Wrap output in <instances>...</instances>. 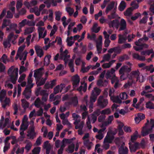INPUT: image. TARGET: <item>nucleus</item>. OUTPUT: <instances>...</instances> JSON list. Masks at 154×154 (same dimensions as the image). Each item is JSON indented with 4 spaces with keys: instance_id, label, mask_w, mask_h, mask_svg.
Returning a JSON list of instances; mask_svg holds the SVG:
<instances>
[{
    "instance_id": "f257e3e1",
    "label": "nucleus",
    "mask_w": 154,
    "mask_h": 154,
    "mask_svg": "<svg viewBox=\"0 0 154 154\" xmlns=\"http://www.w3.org/2000/svg\"><path fill=\"white\" fill-rule=\"evenodd\" d=\"M18 69L16 68L14 69L13 66L10 68L8 72V73L10 77V81L14 84L16 83L18 76Z\"/></svg>"
},
{
    "instance_id": "f03ea898",
    "label": "nucleus",
    "mask_w": 154,
    "mask_h": 154,
    "mask_svg": "<svg viewBox=\"0 0 154 154\" xmlns=\"http://www.w3.org/2000/svg\"><path fill=\"white\" fill-rule=\"evenodd\" d=\"M108 100L104 99L103 96H100L98 99V106L101 108H103L106 107L108 104Z\"/></svg>"
},
{
    "instance_id": "7ed1b4c3",
    "label": "nucleus",
    "mask_w": 154,
    "mask_h": 154,
    "mask_svg": "<svg viewBox=\"0 0 154 154\" xmlns=\"http://www.w3.org/2000/svg\"><path fill=\"white\" fill-rule=\"evenodd\" d=\"M130 150L131 152H134L140 148L139 144L138 142H135L133 144L131 142L128 143Z\"/></svg>"
},
{
    "instance_id": "20e7f679",
    "label": "nucleus",
    "mask_w": 154,
    "mask_h": 154,
    "mask_svg": "<svg viewBox=\"0 0 154 154\" xmlns=\"http://www.w3.org/2000/svg\"><path fill=\"white\" fill-rule=\"evenodd\" d=\"M72 81L74 88L77 87L79 85L80 82V78L78 75L76 74L73 76L72 77Z\"/></svg>"
},
{
    "instance_id": "39448f33",
    "label": "nucleus",
    "mask_w": 154,
    "mask_h": 154,
    "mask_svg": "<svg viewBox=\"0 0 154 154\" xmlns=\"http://www.w3.org/2000/svg\"><path fill=\"white\" fill-rule=\"evenodd\" d=\"M43 69L44 68L42 67L34 71L33 76L36 79H40V76L42 75V71Z\"/></svg>"
},
{
    "instance_id": "423d86ee",
    "label": "nucleus",
    "mask_w": 154,
    "mask_h": 154,
    "mask_svg": "<svg viewBox=\"0 0 154 154\" xmlns=\"http://www.w3.org/2000/svg\"><path fill=\"white\" fill-rule=\"evenodd\" d=\"M65 85L63 84H61L60 85H57L54 89V94H57L59 92V91L61 92L64 88H65Z\"/></svg>"
},
{
    "instance_id": "0eeeda50",
    "label": "nucleus",
    "mask_w": 154,
    "mask_h": 154,
    "mask_svg": "<svg viewBox=\"0 0 154 154\" xmlns=\"http://www.w3.org/2000/svg\"><path fill=\"white\" fill-rule=\"evenodd\" d=\"M109 27L110 28L115 27L118 29L119 26V22L117 19H115L109 22Z\"/></svg>"
},
{
    "instance_id": "6e6552de",
    "label": "nucleus",
    "mask_w": 154,
    "mask_h": 154,
    "mask_svg": "<svg viewBox=\"0 0 154 154\" xmlns=\"http://www.w3.org/2000/svg\"><path fill=\"white\" fill-rule=\"evenodd\" d=\"M118 152L119 154H128V149L127 147L122 145L119 148Z\"/></svg>"
},
{
    "instance_id": "1a4fd4ad",
    "label": "nucleus",
    "mask_w": 154,
    "mask_h": 154,
    "mask_svg": "<svg viewBox=\"0 0 154 154\" xmlns=\"http://www.w3.org/2000/svg\"><path fill=\"white\" fill-rule=\"evenodd\" d=\"M120 26L119 30H124L126 29L127 24L125 20L123 18H122L119 23Z\"/></svg>"
},
{
    "instance_id": "9d476101",
    "label": "nucleus",
    "mask_w": 154,
    "mask_h": 154,
    "mask_svg": "<svg viewBox=\"0 0 154 154\" xmlns=\"http://www.w3.org/2000/svg\"><path fill=\"white\" fill-rule=\"evenodd\" d=\"M138 78H140L139 72L136 71H132L131 72V79L133 80V82H134V79H136V82L138 81Z\"/></svg>"
},
{
    "instance_id": "9b49d317",
    "label": "nucleus",
    "mask_w": 154,
    "mask_h": 154,
    "mask_svg": "<svg viewBox=\"0 0 154 154\" xmlns=\"http://www.w3.org/2000/svg\"><path fill=\"white\" fill-rule=\"evenodd\" d=\"M35 48L37 56L40 57H42L44 54L42 49H41L40 47L38 45L35 46Z\"/></svg>"
},
{
    "instance_id": "f8f14e48",
    "label": "nucleus",
    "mask_w": 154,
    "mask_h": 154,
    "mask_svg": "<svg viewBox=\"0 0 154 154\" xmlns=\"http://www.w3.org/2000/svg\"><path fill=\"white\" fill-rule=\"evenodd\" d=\"M108 18L110 20L112 19H120L121 17L119 16L116 12L112 11L110 14L108 15L107 16Z\"/></svg>"
},
{
    "instance_id": "ddd939ff",
    "label": "nucleus",
    "mask_w": 154,
    "mask_h": 154,
    "mask_svg": "<svg viewBox=\"0 0 154 154\" xmlns=\"http://www.w3.org/2000/svg\"><path fill=\"white\" fill-rule=\"evenodd\" d=\"M115 2L112 1L107 5L105 11V12L106 14H108L109 11H111L113 9L115 6Z\"/></svg>"
},
{
    "instance_id": "4468645a",
    "label": "nucleus",
    "mask_w": 154,
    "mask_h": 154,
    "mask_svg": "<svg viewBox=\"0 0 154 154\" xmlns=\"http://www.w3.org/2000/svg\"><path fill=\"white\" fill-rule=\"evenodd\" d=\"M152 131V128L146 129L145 127H143V129L141 131V134L144 137L147 135L149 133Z\"/></svg>"
},
{
    "instance_id": "2eb2a0df",
    "label": "nucleus",
    "mask_w": 154,
    "mask_h": 154,
    "mask_svg": "<svg viewBox=\"0 0 154 154\" xmlns=\"http://www.w3.org/2000/svg\"><path fill=\"white\" fill-rule=\"evenodd\" d=\"M70 57L69 55H68L67 54L63 55V54H60L59 57L60 60H63L64 61L65 63L66 64L68 61V58H69Z\"/></svg>"
},
{
    "instance_id": "dca6fc26",
    "label": "nucleus",
    "mask_w": 154,
    "mask_h": 154,
    "mask_svg": "<svg viewBox=\"0 0 154 154\" xmlns=\"http://www.w3.org/2000/svg\"><path fill=\"white\" fill-rule=\"evenodd\" d=\"M126 6V3L124 1H122L118 7V9L120 11H123Z\"/></svg>"
},
{
    "instance_id": "f3484780",
    "label": "nucleus",
    "mask_w": 154,
    "mask_h": 154,
    "mask_svg": "<svg viewBox=\"0 0 154 154\" xmlns=\"http://www.w3.org/2000/svg\"><path fill=\"white\" fill-rule=\"evenodd\" d=\"M46 80V78H42L40 80L38 79H37L36 83L37 86H40L44 85Z\"/></svg>"
},
{
    "instance_id": "a211bd4d",
    "label": "nucleus",
    "mask_w": 154,
    "mask_h": 154,
    "mask_svg": "<svg viewBox=\"0 0 154 154\" xmlns=\"http://www.w3.org/2000/svg\"><path fill=\"white\" fill-rule=\"evenodd\" d=\"M83 143L84 146L87 148L88 149L90 150L91 149L92 143L90 142L89 139L84 140Z\"/></svg>"
},
{
    "instance_id": "6ab92c4d",
    "label": "nucleus",
    "mask_w": 154,
    "mask_h": 154,
    "mask_svg": "<svg viewBox=\"0 0 154 154\" xmlns=\"http://www.w3.org/2000/svg\"><path fill=\"white\" fill-rule=\"evenodd\" d=\"M51 58V55H46L44 58V65L47 66L50 63V59Z\"/></svg>"
},
{
    "instance_id": "aec40b11",
    "label": "nucleus",
    "mask_w": 154,
    "mask_h": 154,
    "mask_svg": "<svg viewBox=\"0 0 154 154\" xmlns=\"http://www.w3.org/2000/svg\"><path fill=\"white\" fill-rule=\"evenodd\" d=\"M110 99L114 103H122V101L119 99L118 96H113V97H111Z\"/></svg>"
},
{
    "instance_id": "412c9836",
    "label": "nucleus",
    "mask_w": 154,
    "mask_h": 154,
    "mask_svg": "<svg viewBox=\"0 0 154 154\" xmlns=\"http://www.w3.org/2000/svg\"><path fill=\"white\" fill-rule=\"evenodd\" d=\"M119 40L118 43L119 44H122L127 40V38L124 36L122 35H119Z\"/></svg>"
},
{
    "instance_id": "4be33fe9",
    "label": "nucleus",
    "mask_w": 154,
    "mask_h": 154,
    "mask_svg": "<svg viewBox=\"0 0 154 154\" xmlns=\"http://www.w3.org/2000/svg\"><path fill=\"white\" fill-rule=\"evenodd\" d=\"M87 89V84L86 83H85L83 87L82 85H80L79 87L77 88V90L80 93H81L82 90V91L85 92L86 91Z\"/></svg>"
},
{
    "instance_id": "5701e85b",
    "label": "nucleus",
    "mask_w": 154,
    "mask_h": 154,
    "mask_svg": "<svg viewBox=\"0 0 154 154\" xmlns=\"http://www.w3.org/2000/svg\"><path fill=\"white\" fill-rule=\"evenodd\" d=\"M10 23L11 21L9 20L4 19L3 21L2 26V28L3 29L7 26H9Z\"/></svg>"
},
{
    "instance_id": "b1692460",
    "label": "nucleus",
    "mask_w": 154,
    "mask_h": 154,
    "mask_svg": "<svg viewBox=\"0 0 154 154\" xmlns=\"http://www.w3.org/2000/svg\"><path fill=\"white\" fill-rule=\"evenodd\" d=\"M28 137H29L30 139H33L35 136V133L33 128L30 130V132L27 134Z\"/></svg>"
},
{
    "instance_id": "393cba45",
    "label": "nucleus",
    "mask_w": 154,
    "mask_h": 154,
    "mask_svg": "<svg viewBox=\"0 0 154 154\" xmlns=\"http://www.w3.org/2000/svg\"><path fill=\"white\" fill-rule=\"evenodd\" d=\"M35 29L34 27H30L26 29L25 30L24 33L25 35L28 34L32 33Z\"/></svg>"
},
{
    "instance_id": "a878e982",
    "label": "nucleus",
    "mask_w": 154,
    "mask_h": 154,
    "mask_svg": "<svg viewBox=\"0 0 154 154\" xmlns=\"http://www.w3.org/2000/svg\"><path fill=\"white\" fill-rule=\"evenodd\" d=\"M129 57L128 55L127 54H124L120 56L118 59L119 61L120 62H123L124 60H128Z\"/></svg>"
},
{
    "instance_id": "bb28decb",
    "label": "nucleus",
    "mask_w": 154,
    "mask_h": 154,
    "mask_svg": "<svg viewBox=\"0 0 154 154\" xmlns=\"http://www.w3.org/2000/svg\"><path fill=\"white\" fill-rule=\"evenodd\" d=\"M112 139L111 136L108 134L107 133L106 136L104 140V143H109L112 142Z\"/></svg>"
},
{
    "instance_id": "cd10ccee",
    "label": "nucleus",
    "mask_w": 154,
    "mask_h": 154,
    "mask_svg": "<svg viewBox=\"0 0 154 154\" xmlns=\"http://www.w3.org/2000/svg\"><path fill=\"white\" fill-rule=\"evenodd\" d=\"M96 47L98 54L100 53L102 50V41H100L97 42Z\"/></svg>"
},
{
    "instance_id": "c85d7f7f",
    "label": "nucleus",
    "mask_w": 154,
    "mask_h": 154,
    "mask_svg": "<svg viewBox=\"0 0 154 154\" xmlns=\"http://www.w3.org/2000/svg\"><path fill=\"white\" fill-rule=\"evenodd\" d=\"M6 94V91L5 90L3 89L0 92V100L1 102L3 101Z\"/></svg>"
},
{
    "instance_id": "c756f323",
    "label": "nucleus",
    "mask_w": 154,
    "mask_h": 154,
    "mask_svg": "<svg viewBox=\"0 0 154 154\" xmlns=\"http://www.w3.org/2000/svg\"><path fill=\"white\" fill-rule=\"evenodd\" d=\"M21 101L22 107L24 109H26L28 107L29 103L25 99H23L21 100Z\"/></svg>"
},
{
    "instance_id": "7c9ffc66",
    "label": "nucleus",
    "mask_w": 154,
    "mask_h": 154,
    "mask_svg": "<svg viewBox=\"0 0 154 154\" xmlns=\"http://www.w3.org/2000/svg\"><path fill=\"white\" fill-rule=\"evenodd\" d=\"M70 101L72 103V104H73V106H77L78 104V100L77 97H71Z\"/></svg>"
},
{
    "instance_id": "2f4dec72",
    "label": "nucleus",
    "mask_w": 154,
    "mask_h": 154,
    "mask_svg": "<svg viewBox=\"0 0 154 154\" xmlns=\"http://www.w3.org/2000/svg\"><path fill=\"white\" fill-rule=\"evenodd\" d=\"M42 104V102L39 98H37L34 102V105L35 106L38 108L40 107L41 104Z\"/></svg>"
},
{
    "instance_id": "473e14b6",
    "label": "nucleus",
    "mask_w": 154,
    "mask_h": 154,
    "mask_svg": "<svg viewBox=\"0 0 154 154\" xmlns=\"http://www.w3.org/2000/svg\"><path fill=\"white\" fill-rule=\"evenodd\" d=\"M148 45L146 44H141V45L137 47L136 46H134L133 47L134 49L136 51H139L143 49V47H148Z\"/></svg>"
},
{
    "instance_id": "72a5a7b5",
    "label": "nucleus",
    "mask_w": 154,
    "mask_h": 154,
    "mask_svg": "<svg viewBox=\"0 0 154 154\" xmlns=\"http://www.w3.org/2000/svg\"><path fill=\"white\" fill-rule=\"evenodd\" d=\"M133 11L131 8H129L124 12V15L125 16H130L131 15V12Z\"/></svg>"
},
{
    "instance_id": "f704fd0d",
    "label": "nucleus",
    "mask_w": 154,
    "mask_h": 154,
    "mask_svg": "<svg viewBox=\"0 0 154 154\" xmlns=\"http://www.w3.org/2000/svg\"><path fill=\"white\" fill-rule=\"evenodd\" d=\"M55 19L56 20L59 21L60 20V17L62 14V13L60 11H57L55 12Z\"/></svg>"
},
{
    "instance_id": "c9c22d12",
    "label": "nucleus",
    "mask_w": 154,
    "mask_h": 154,
    "mask_svg": "<svg viewBox=\"0 0 154 154\" xmlns=\"http://www.w3.org/2000/svg\"><path fill=\"white\" fill-rule=\"evenodd\" d=\"M97 23H95L94 24L92 28V30L93 32L97 33L99 32L100 29V27L97 28L96 30H95V29H96V28H97Z\"/></svg>"
},
{
    "instance_id": "e433bc0d",
    "label": "nucleus",
    "mask_w": 154,
    "mask_h": 154,
    "mask_svg": "<svg viewBox=\"0 0 154 154\" xmlns=\"http://www.w3.org/2000/svg\"><path fill=\"white\" fill-rule=\"evenodd\" d=\"M125 69L124 67L123 66L120 69L119 71V74L121 75L120 76V78L121 79H122L123 80H124L125 79L124 78H122L123 76L124 75V72H125Z\"/></svg>"
},
{
    "instance_id": "4c0bfd02",
    "label": "nucleus",
    "mask_w": 154,
    "mask_h": 154,
    "mask_svg": "<svg viewBox=\"0 0 154 154\" xmlns=\"http://www.w3.org/2000/svg\"><path fill=\"white\" fill-rule=\"evenodd\" d=\"M11 41L8 40H4L3 42V45L5 48H7V47L10 48L11 46L10 43Z\"/></svg>"
},
{
    "instance_id": "58836bf2",
    "label": "nucleus",
    "mask_w": 154,
    "mask_h": 154,
    "mask_svg": "<svg viewBox=\"0 0 154 154\" xmlns=\"http://www.w3.org/2000/svg\"><path fill=\"white\" fill-rule=\"evenodd\" d=\"M40 150L41 148L40 147H36L33 149L32 152L33 154H39Z\"/></svg>"
},
{
    "instance_id": "ea45409f",
    "label": "nucleus",
    "mask_w": 154,
    "mask_h": 154,
    "mask_svg": "<svg viewBox=\"0 0 154 154\" xmlns=\"http://www.w3.org/2000/svg\"><path fill=\"white\" fill-rule=\"evenodd\" d=\"M97 97V96L95 95L94 92H92L90 97V101L92 102H94L96 100Z\"/></svg>"
},
{
    "instance_id": "a19ab883",
    "label": "nucleus",
    "mask_w": 154,
    "mask_h": 154,
    "mask_svg": "<svg viewBox=\"0 0 154 154\" xmlns=\"http://www.w3.org/2000/svg\"><path fill=\"white\" fill-rule=\"evenodd\" d=\"M45 28L44 27H38V36L39 38H41L42 37L43 32L44 31Z\"/></svg>"
},
{
    "instance_id": "79ce46f5",
    "label": "nucleus",
    "mask_w": 154,
    "mask_h": 154,
    "mask_svg": "<svg viewBox=\"0 0 154 154\" xmlns=\"http://www.w3.org/2000/svg\"><path fill=\"white\" fill-rule=\"evenodd\" d=\"M28 127V125L26 124H25L23 121L20 126V131H22V130L25 131L27 128Z\"/></svg>"
},
{
    "instance_id": "37998d69",
    "label": "nucleus",
    "mask_w": 154,
    "mask_h": 154,
    "mask_svg": "<svg viewBox=\"0 0 154 154\" xmlns=\"http://www.w3.org/2000/svg\"><path fill=\"white\" fill-rule=\"evenodd\" d=\"M66 10L70 16H71L74 12L73 9L70 7H67L66 8Z\"/></svg>"
},
{
    "instance_id": "c03bdc74",
    "label": "nucleus",
    "mask_w": 154,
    "mask_h": 154,
    "mask_svg": "<svg viewBox=\"0 0 154 154\" xmlns=\"http://www.w3.org/2000/svg\"><path fill=\"white\" fill-rule=\"evenodd\" d=\"M111 112L109 108H107L104 110H102L101 112V114H109L111 113Z\"/></svg>"
},
{
    "instance_id": "a18cd8bd",
    "label": "nucleus",
    "mask_w": 154,
    "mask_h": 154,
    "mask_svg": "<svg viewBox=\"0 0 154 154\" xmlns=\"http://www.w3.org/2000/svg\"><path fill=\"white\" fill-rule=\"evenodd\" d=\"M146 108L150 109H154V105H152V103L150 101H149L146 104Z\"/></svg>"
},
{
    "instance_id": "49530a36",
    "label": "nucleus",
    "mask_w": 154,
    "mask_h": 154,
    "mask_svg": "<svg viewBox=\"0 0 154 154\" xmlns=\"http://www.w3.org/2000/svg\"><path fill=\"white\" fill-rule=\"evenodd\" d=\"M75 147V145L74 144H72L69 145L68 146L69 152L70 153L73 152L74 151Z\"/></svg>"
},
{
    "instance_id": "de8ad7c7",
    "label": "nucleus",
    "mask_w": 154,
    "mask_h": 154,
    "mask_svg": "<svg viewBox=\"0 0 154 154\" xmlns=\"http://www.w3.org/2000/svg\"><path fill=\"white\" fill-rule=\"evenodd\" d=\"M154 68L153 65L151 64L149 66H146L143 67V69H146V71H150L151 73V71Z\"/></svg>"
},
{
    "instance_id": "09e8293b",
    "label": "nucleus",
    "mask_w": 154,
    "mask_h": 154,
    "mask_svg": "<svg viewBox=\"0 0 154 154\" xmlns=\"http://www.w3.org/2000/svg\"><path fill=\"white\" fill-rule=\"evenodd\" d=\"M7 60V56L5 54H3L0 59V61H2L5 64H6Z\"/></svg>"
},
{
    "instance_id": "8fccbe9b",
    "label": "nucleus",
    "mask_w": 154,
    "mask_h": 154,
    "mask_svg": "<svg viewBox=\"0 0 154 154\" xmlns=\"http://www.w3.org/2000/svg\"><path fill=\"white\" fill-rule=\"evenodd\" d=\"M122 48L119 46L114 47V52L117 54H120L122 52Z\"/></svg>"
},
{
    "instance_id": "3c124183",
    "label": "nucleus",
    "mask_w": 154,
    "mask_h": 154,
    "mask_svg": "<svg viewBox=\"0 0 154 154\" xmlns=\"http://www.w3.org/2000/svg\"><path fill=\"white\" fill-rule=\"evenodd\" d=\"M141 95L142 96L145 95L146 97L149 98H150L152 97V95L150 94H147V92L143 91L141 93Z\"/></svg>"
},
{
    "instance_id": "603ef678",
    "label": "nucleus",
    "mask_w": 154,
    "mask_h": 154,
    "mask_svg": "<svg viewBox=\"0 0 154 154\" xmlns=\"http://www.w3.org/2000/svg\"><path fill=\"white\" fill-rule=\"evenodd\" d=\"M135 133V134H134L131 137V141L132 143H134V141L136 140L138 137V136L137 135V134H138L137 132V131H136Z\"/></svg>"
},
{
    "instance_id": "864d4df0",
    "label": "nucleus",
    "mask_w": 154,
    "mask_h": 154,
    "mask_svg": "<svg viewBox=\"0 0 154 154\" xmlns=\"http://www.w3.org/2000/svg\"><path fill=\"white\" fill-rule=\"evenodd\" d=\"M92 92H94L95 95L98 96L101 92V90L99 88L96 87L94 88V90Z\"/></svg>"
},
{
    "instance_id": "5fc2aeb1",
    "label": "nucleus",
    "mask_w": 154,
    "mask_h": 154,
    "mask_svg": "<svg viewBox=\"0 0 154 154\" xmlns=\"http://www.w3.org/2000/svg\"><path fill=\"white\" fill-rule=\"evenodd\" d=\"M121 98L122 100H125L128 98V95L125 92H122L120 95Z\"/></svg>"
},
{
    "instance_id": "6e6d98bb",
    "label": "nucleus",
    "mask_w": 154,
    "mask_h": 154,
    "mask_svg": "<svg viewBox=\"0 0 154 154\" xmlns=\"http://www.w3.org/2000/svg\"><path fill=\"white\" fill-rule=\"evenodd\" d=\"M27 20L24 19L21 22L19 23V26L20 27H22L26 25H27Z\"/></svg>"
},
{
    "instance_id": "4d7b16f0",
    "label": "nucleus",
    "mask_w": 154,
    "mask_h": 154,
    "mask_svg": "<svg viewBox=\"0 0 154 154\" xmlns=\"http://www.w3.org/2000/svg\"><path fill=\"white\" fill-rule=\"evenodd\" d=\"M32 146V144L31 142L27 143L26 145L24 148L27 150V152H28L31 149Z\"/></svg>"
},
{
    "instance_id": "13d9d810",
    "label": "nucleus",
    "mask_w": 154,
    "mask_h": 154,
    "mask_svg": "<svg viewBox=\"0 0 154 154\" xmlns=\"http://www.w3.org/2000/svg\"><path fill=\"white\" fill-rule=\"evenodd\" d=\"M43 147L44 149L51 147L50 144L49 143V141H46L44 143Z\"/></svg>"
},
{
    "instance_id": "bf43d9fd",
    "label": "nucleus",
    "mask_w": 154,
    "mask_h": 154,
    "mask_svg": "<svg viewBox=\"0 0 154 154\" xmlns=\"http://www.w3.org/2000/svg\"><path fill=\"white\" fill-rule=\"evenodd\" d=\"M49 20L50 21H52L53 20V12L52 10L51 9H50L49 10Z\"/></svg>"
},
{
    "instance_id": "052dcab7",
    "label": "nucleus",
    "mask_w": 154,
    "mask_h": 154,
    "mask_svg": "<svg viewBox=\"0 0 154 154\" xmlns=\"http://www.w3.org/2000/svg\"><path fill=\"white\" fill-rule=\"evenodd\" d=\"M5 67L4 65L0 62V72H3L5 71Z\"/></svg>"
},
{
    "instance_id": "680f3d73",
    "label": "nucleus",
    "mask_w": 154,
    "mask_h": 154,
    "mask_svg": "<svg viewBox=\"0 0 154 154\" xmlns=\"http://www.w3.org/2000/svg\"><path fill=\"white\" fill-rule=\"evenodd\" d=\"M27 68L23 66H21L20 67L19 70V74H21L24 72L26 71L27 70Z\"/></svg>"
},
{
    "instance_id": "e2e57ef3",
    "label": "nucleus",
    "mask_w": 154,
    "mask_h": 154,
    "mask_svg": "<svg viewBox=\"0 0 154 154\" xmlns=\"http://www.w3.org/2000/svg\"><path fill=\"white\" fill-rule=\"evenodd\" d=\"M87 21V19L85 16H82L81 18L80 21L83 24H85Z\"/></svg>"
},
{
    "instance_id": "0e129e2a",
    "label": "nucleus",
    "mask_w": 154,
    "mask_h": 154,
    "mask_svg": "<svg viewBox=\"0 0 154 154\" xmlns=\"http://www.w3.org/2000/svg\"><path fill=\"white\" fill-rule=\"evenodd\" d=\"M42 139V137L40 136L37 138L35 142V143L37 146H39L41 144Z\"/></svg>"
},
{
    "instance_id": "69168bd1",
    "label": "nucleus",
    "mask_w": 154,
    "mask_h": 154,
    "mask_svg": "<svg viewBox=\"0 0 154 154\" xmlns=\"http://www.w3.org/2000/svg\"><path fill=\"white\" fill-rule=\"evenodd\" d=\"M43 112V109L42 108L40 107V109L37 112V116H42V115Z\"/></svg>"
},
{
    "instance_id": "338daca9",
    "label": "nucleus",
    "mask_w": 154,
    "mask_h": 154,
    "mask_svg": "<svg viewBox=\"0 0 154 154\" xmlns=\"http://www.w3.org/2000/svg\"><path fill=\"white\" fill-rule=\"evenodd\" d=\"M131 47L130 44L126 43L122 45V49H125L126 48H130Z\"/></svg>"
},
{
    "instance_id": "774afa93",
    "label": "nucleus",
    "mask_w": 154,
    "mask_h": 154,
    "mask_svg": "<svg viewBox=\"0 0 154 154\" xmlns=\"http://www.w3.org/2000/svg\"><path fill=\"white\" fill-rule=\"evenodd\" d=\"M102 15V11H100L97 14H95V18L96 20H97L99 17L101 16Z\"/></svg>"
}]
</instances>
